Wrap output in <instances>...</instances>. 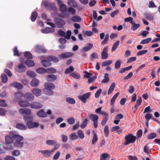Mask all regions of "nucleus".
Returning a JSON list of instances; mask_svg holds the SVG:
<instances>
[{"label": "nucleus", "instance_id": "nucleus-1", "mask_svg": "<svg viewBox=\"0 0 160 160\" xmlns=\"http://www.w3.org/2000/svg\"><path fill=\"white\" fill-rule=\"evenodd\" d=\"M124 139L126 141L124 144L126 145L130 143L134 142L136 140V137L132 134H129L125 137Z\"/></svg>", "mask_w": 160, "mask_h": 160}, {"label": "nucleus", "instance_id": "nucleus-2", "mask_svg": "<svg viewBox=\"0 0 160 160\" xmlns=\"http://www.w3.org/2000/svg\"><path fill=\"white\" fill-rule=\"evenodd\" d=\"M42 4L46 9L49 10H52L55 7L54 3H51L48 1H42Z\"/></svg>", "mask_w": 160, "mask_h": 160}, {"label": "nucleus", "instance_id": "nucleus-3", "mask_svg": "<svg viewBox=\"0 0 160 160\" xmlns=\"http://www.w3.org/2000/svg\"><path fill=\"white\" fill-rule=\"evenodd\" d=\"M89 118L90 120L93 121L94 128H96L98 126V116L96 114H92L89 115Z\"/></svg>", "mask_w": 160, "mask_h": 160}, {"label": "nucleus", "instance_id": "nucleus-4", "mask_svg": "<svg viewBox=\"0 0 160 160\" xmlns=\"http://www.w3.org/2000/svg\"><path fill=\"white\" fill-rule=\"evenodd\" d=\"M91 95V93L88 92L83 94L82 95H79L78 98L81 100L83 103H86L87 99L89 98Z\"/></svg>", "mask_w": 160, "mask_h": 160}, {"label": "nucleus", "instance_id": "nucleus-5", "mask_svg": "<svg viewBox=\"0 0 160 160\" xmlns=\"http://www.w3.org/2000/svg\"><path fill=\"white\" fill-rule=\"evenodd\" d=\"M54 21L55 24L58 28L62 27L65 24V22L63 19L58 18H55Z\"/></svg>", "mask_w": 160, "mask_h": 160}, {"label": "nucleus", "instance_id": "nucleus-6", "mask_svg": "<svg viewBox=\"0 0 160 160\" xmlns=\"http://www.w3.org/2000/svg\"><path fill=\"white\" fill-rule=\"evenodd\" d=\"M9 135L12 137L13 139L15 140L17 142H19L23 139V137L18 134L14 133L13 132H10Z\"/></svg>", "mask_w": 160, "mask_h": 160}, {"label": "nucleus", "instance_id": "nucleus-7", "mask_svg": "<svg viewBox=\"0 0 160 160\" xmlns=\"http://www.w3.org/2000/svg\"><path fill=\"white\" fill-rule=\"evenodd\" d=\"M35 50L36 52L38 53H46L47 50L43 46L40 45H37L35 47Z\"/></svg>", "mask_w": 160, "mask_h": 160}, {"label": "nucleus", "instance_id": "nucleus-8", "mask_svg": "<svg viewBox=\"0 0 160 160\" xmlns=\"http://www.w3.org/2000/svg\"><path fill=\"white\" fill-rule=\"evenodd\" d=\"M101 58L102 59H107L108 57V47L107 46L104 47L101 53Z\"/></svg>", "mask_w": 160, "mask_h": 160}, {"label": "nucleus", "instance_id": "nucleus-9", "mask_svg": "<svg viewBox=\"0 0 160 160\" xmlns=\"http://www.w3.org/2000/svg\"><path fill=\"white\" fill-rule=\"evenodd\" d=\"M59 10L65 16L68 17L69 16L68 13H66L67 8L65 4H62L61 5L59 8Z\"/></svg>", "mask_w": 160, "mask_h": 160}, {"label": "nucleus", "instance_id": "nucleus-10", "mask_svg": "<svg viewBox=\"0 0 160 160\" xmlns=\"http://www.w3.org/2000/svg\"><path fill=\"white\" fill-rule=\"evenodd\" d=\"M26 126L29 129L38 128L39 126L38 123L35 122L29 121L26 124Z\"/></svg>", "mask_w": 160, "mask_h": 160}, {"label": "nucleus", "instance_id": "nucleus-11", "mask_svg": "<svg viewBox=\"0 0 160 160\" xmlns=\"http://www.w3.org/2000/svg\"><path fill=\"white\" fill-rule=\"evenodd\" d=\"M73 55V53L71 52H65L62 53L59 55V57L60 59L67 58Z\"/></svg>", "mask_w": 160, "mask_h": 160}, {"label": "nucleus", "instance_id": "nucleus-12", "mask_svg": "<svg viewBox=\"0 0 160 160\" xmlns=\"http://www.w3.org/2000/svg\"><path fill=\"white\" fill-rule=\"evenodd\" d=\"M31 108L34 109H39L42 107V105L39 102H33L30 105Z\"/></svg>", "mask_w": 160, "mask_h": 160}, {"label": "nucleus", "instance_id": "nucleus-13", "mask_svg": "<svg viewBox=\"0 0 160 160\" xmlns=\"http://www.w3.org/2000/svg\"><path fill=\"white\" fill-rule=\"evenodd\" d=\"M19 112L21 114L27 115H30L31 113V111L27 108L20 109L19 110Z\"/></svg>", "mask_w": 160, "mask_h": 160}, {"label": "nucleus", "instance_id": "nucleus-14", "mask_svg": "<svg viewBox=\"0 0 160 160\" xmlns=\"http://www.w3.org/2000/svg\"><path fill=\"white\" fill-rule=\"evenodd\" d=\"M25 99L29 101H31L34 100V96L33 94L30 93H27L24 96Z\"/></svg>", "mask_w": 160, "mask_h": 160}, {"label": "nucleus", "instance_id": "nucleus-15", "mask_svg": "<svg viewBox=\"0 0 160 160\" xmlns=\"http://www.w3.org/2000/svg\"><path fill=\"white\" fill-rule=\"evenodd\" d=\"M10 86L14 87L18 89H21L23 88V85L22 84L18 82H14L10 84Z\"/></svg>", "mask_w": 160, "mask_h": 160}, {"label": "nucleus", "instance_id": "nucleus-16", "mask_svg": "<svg viewBox=\"0 0 160 160\" xmlns=\"http://www.w3.org/2000/svg\"><path fill=\"white\" fill-rule=\"evenodd\" d=\"M45 89H53L55 88V85L52 82H46L44 84Z\"/></svg>", "mask_w": 160, "mask_h": 160}, {"label": "nucleus", "instance_id": "nucleus-17", "mask_svg": "<svg viewBox=\"0 0 160 160\" xmlns=\"http://www.w3.org/2000/svg\"><path fill=\"white\" fill-rule=\"evenodd\" d=\"M23 94L21 92H16L15 94L14 101L18 102L21 99V98L23 97Z\"/></svg>", "mask_w": 160, "mask_h": 160}, {"label": "nucleus", "instance_id": "nucleus-18", "mask_svg": "<svg viewBox=\"0 0 160 160\" xmlns=\"http://www.w3.org/2000/svg\"><path fill=\"white\" fill-rule=\"evenodd\" d=\"M57 77L54 74H49L48 75L46 78V79L47 81L53 82L56 79Z\"/></svg>", "mask_w": 160, "mask_h": 160}, {"label": "nucleus", "instance_id": "nucleus-19", "mask_svg": "<svg viewBox=\"0 0 160 160\" xmlns=\"http://www.w3.org/2000/svg\"><path fill=\"white\" fill-rule=\"evenodd\" d=\"M16 69L18 72L21 73L24 72L26 71L25 66L21 64L18 65Z\"/></svg>", "mask_w": 160, "mask_h": 160}, {"label": "nucleus", "instance_id": "nucleus-20", "mask_svg": "<svg viewBox=\"0 0 160 160\" xmlns=\"http://www.w3.org/2000/svg\"><path fill=\"white\" fill-rule=\"evenodd\" d=\"M37 115L40 117L43 118L46 117L47 116V113L42 109H41L38 111L37 113Z\"/></svg>", "mask_w": 160, "mask_h": 160}, {"label": "nucleus", "instance_id": "nucleus-21", "mask_svg": "<svg viewBox=\"0 0 160 160\" xmlns=\"http://www.w3.org/2000/svg\"><path fill=\"white\" fill-rule=\"evenodd\" d=\"M68 4L71 7L76 8L78 6L77 2L74 0H69L68 2Z\"/></svg>", "mask_w": 160, "mask_h": 160}, {"label": "nucleus", "instance_id": "nucleus-22", "mask_svg": "<svg viewBox=\"0 0 160 160\" xmlns=\"http://www.w3.org/2000/svg\"><path fill=\"white\" fill-rule=\"evenodd\" d=\"M32 92L36 96H39L41 94L42 91L40 89L35 88L32 90Z\"/></svg>", "mask_w": 160, "mask_h": 160}, {"label": "nucleus", "instance_id": "nucleus-23", "mask_svg": "<svg viewBox=\"0 0 160 160\" xmlns=\"http://www.w3.org/2000/svg\"><path fill=\"white\" fill-rule=\"evenodd\" d=\"M19 105L22 107H27L29 106V103L25 100L21 101L18 102Z\"/></svg>", "mask_w": 160, "mask_h": 160}, {"label": "nucleus", "instance_id": "nucleus-24", "mask_svg": "<svg viewBox=\"0 0 160 160\" xmlns=\"http://www.w3.org/2000/svg\"><path fill=\"white\" fill-rule=\"evenodd\" d=\"M39 81L36 78H33L30 82V85L32 87H34L38 86Z\"/></svg>", "mask_w": 160, "mask_h": 160}, {"label": "nucleus", "instance_id": "nucleus-25", "mask_svg": "<svg viewBox=\"0 0 160 160\" xmlns=\"http://www.w3.org/2000/svg\"><path fill=\"white\" fill-rule=\"evenodd\" d=\"M93 45L92 43H89L87 46L83 47L82 48V52H87L90 50L93 47Z\"/></svg>", "mask_w": 160, "mask_h": 160}, {"label": "nucleus", "instance_id": "nucleus-26", "mask_svg": "<svg viewBox=\"0 0 160 160\" xmlns=\"http://www.w3.org/2000/svg\"><path fill=\"white\" fill-rule=\"evenodd\" d=\"M5 138V141L6 144L13 143V139L10 135L6 136Z\"/></svg>", "mask_w": 160, "mask_h": 160}, {"label": "nucleus", "instance_id": "nucleus-27", "mask_svg": "<svg viewBox=\"0 0 160 160\" xmlns=\"http://www.w3.org/2000/svg\"><path fill=\"white\" fill-rule=\"evenodd\" d=\"M39 152H41L42 154H43L46 157H49L51 154L50 152V150H40L39 151Z\"/></svg>", "mask_w": 160, "mask_h": 160}, {"label": "nucleus", "instance_id": "nucleus-28", "mask_svg": "<svg viewBox=\"0 0 160 160\" xmlns=\"http://www.w3.org/2000/svg\"><path fill=\"white\" fill-rule=\"evenodd\" d=\"M55 30L52 28L47 27L45 29L42 30V32L43 33H47L54 32Z\"/></svg>", "mask_w": 160, "mask_h": 160}, {"label": "nucleus", "instance_id": "nucleus-29", "mask_svg": "<svg viewBox=\"0 0 160 160\" xmlns=\"http://www.w3.org/2000/svg\"><path fill=\"white\" fill-rule=\"evenodd\" d=\"M132 23L131 29L133 31L137 30L140 26L139 24H136L134 22H132Z\"/></svg>", "mask_w": 160, "mask_h": 160}, {"label": "nucleus", "instance_id": "nucleus-30", "mask_svg": "<svg viewBox=\"0 0 160 160\" xmlns=\"http://www.w3.org/2000/svg\"><path fill=\"white\" fill-rule=\"evenodd\" d=\"M38 15V13L36 11H34L32 13L31 15V20L32 22L35 21Z\"/></svg>", "mask_w": 160, "mask_h": 160}, {"label": "nucleus", "instance_id": "nucleus-31", "mask_svg": "<svg viewBox=\"0 0 160 160\" xmlns=\"http://www.w3.org/2000/svg\"><path fill=\"white\" fill-rule=\"evenodd\" d=\"M108 76V74L107 73H105L104 77V78L101 81L102 83H107L109 82V78Z\"/></svg>", "mask_w": 160, "mask_h": 160}, {"label": "nucleus", "instance_id": "nucleus-32", "mask_svg": "<svg viewBox=\"0 0 160 160\" xmlns=\"http://www.w3.org/2000/svg\"><path fill=\"white\" fill-rule=\"evenodd\" d=\"M16 127L18 129L23 130H25L27 128V127L25 125L21 123L17 124Z\"/></svg>", "mask_w": 160, "mask_h": 160}, {"label": "nucleus", "instance_id": "nucleus-33", "mask_svg": "<svg viewBox=\"0 0 160 160\" xmlns=\"http://www.w3.org/2000/svg\"><path fill=\"white\" fill-rule=\"evenodd\" d=\"M47 59L50 61H53L55 62H58V59L57 57L52 55L48 56L47 58Z\"/></svg>", "mask_w": 160, "mask_h": 160}, {"label": "nucleus", "instance_id": "nucleus-34", "mask_svg": "<svg viewBox=\"0 0 160 160\" xmlns=\"http://www.w3.org/2000/svg\"><path fill=\"white\" fill-rule=\"evenodd\" d=\"M115 83L112 82L110 85L108 91V95L110 94L114 90L115 87Z\"/></svg>", "mask_w": 160, "mask_h": 160}, {"label": "nucleus", "instance_id": "nucleus-35", "mask_svg": "<svg viewBox=\"0 0 160 160\" xmlns=\"http://www.w3.org/2000/svg\"><path fill=\"white\" fill-rule=\"evenodd\" d=\"M42 63L43 66L45 67L50 66L51 65V63L50 61L48 59V60H44L42 61Z\"/></svg>", "mask_w": 160, "mask_h": 160}, {"label": "nucleus", "instance_id": "nucleus-36", "mask_svg": "<svg viewBox=\"0 0 160 160\" xmlns=\"http://www.w3.org/2000/svg\"><path fill=\"white\" fill-rule=\"evenodd\" d=\"M25 64L28 67H32L35 65L34 61L31 60H27L25 62Z\"/></svg>", "mask_w": 160, "mask_h": 160}, {"label": "nucleus", "instance_id": "nucleus-37", "mask_svg": "<svg viewBox=\"0 0 160 160\" xmlns=\"http://www.w3.org/2000/svg\"><path fill=\"white\" fill-rule=\"evenodd\" d=\"M104 136L106 138H108L109 134V127L108 126L106 125L104 128Z\"/></svg>", "mask_w": 160, "mask_h": 160}, {"label": "nucleus", "instance_id": "nucleus-38", "mask_svg": "<svg viewBox=\"0 0 160 160\" xmlns=\"http://www.w3.org/2000/svg\"><path fill=\"white\" fill-rule=\"evenodd\" d=\"M66 101L67 102L72 104L75 103L76 101L74 98H72L68 97L66 99Z\"/></svg>", "mask_w": 160, "mask_h": 160}, {"label": "nucleus", "instance_id": "nucleus-39", "mask_svg": "<svg viewBox=\"0 0 160 160\" xmlns=\"http://www.w3.org/2000/svg\"><path fill=\"white\" fill-rule=\"evenodd\" d=\"M74 70V68L72 66H70L68 68L66 69L65 73L66 74L71 73Z\"/></svg>", "mask_w": 160, "mask_h": 160}, {"label": "nucleus", "instance_id": "nucleus-40", "mask_svg": "<svg viewBox=\"0 0 160 160\" xmlns=\"http://www.w3.org/2000/svg\"><path fill=\"white\" fill-rule=\"evenodd\" d=\"M75 119L73 117L69 118L67 120V122L70 125L74 124L75 122Z\"/></svg>", "mask_w": 160, "mask_h": 160}, {"label": "nucleus", "instance_id": "nucleus-41", "mask_svg": "<svg viewBox=\"0 0 160 160\" xmlns=\"http://www.w3.org/2000/svg\"><path fill=\"white\" fill-rule=\"evenodd\" d=\"M87 123L88 119L87 118L84 119L80 125L81 128L82 129L84 128L87 126Z\"/></svg>", "mask_w": 160, "mask_h": 160}, {"label": "nucleus", "instance_id": "nucleus-42", "mask_svg": "<svg viewBox=\"0 0 160 160\" xmlns=\"http://www.w3.org/2000/svg\"><path fill=\"white\" fill-rule=\"evenodd\" d=\"M67 10L68 12L69 13V14L74 15L76 13V11L72 7H70L67 9Z\"/></svg>", "mask_w": 160, "mask_h": 160}, {"label": "nucleus", "instance_id": "nucleus-43", "mask_svg": "<svg viewBox=\"0 0 160 160\" xmlns=\"http://www.w3.org/2000/svg\"><path fill=\"white\" fill-rule=\"evenodd\" d=\"M121 64V60L118 59L116 61L115 63V68L116 69H118L120 67Z\"/></svg>", "mask_w": 160, "mask_h": 160}, {"label": "nucleus", "instance_id": "nucleus-44", "mask_svg": "<svg viewBox=\"0 0 160 160\" xmlns=\"http://www.w3.org/2000/svg\"><path fill=\"white\" fill-rule=\"evenodd\" d=\"M36 71L38 73L42 74L46 72L47 70L46 69L43 68H38L36 70Z\"/></svg>", "mask_w": 160, "mask_h": 160}, {"label": "nucleus", "instance_id": "nucleus-45", "mask_svg": "<svg viewBox=\"0 0 160 160\" xmlns=\"http://www.w3.org/2000/svg\"><path fill=\"white\" fill-rule=\"evenodd\" d=\"M109 35L108 34H106L105 36V37L104 39L101 42V45H103L106 44L108 42L109 39Z\"/></svg>", "mask_w": 160, "mask_h": 160}, {"label": "nucleus", "instance_id": "nucleus-46", "mask_svg": "<svg viewBox=\"0 0 160 160\" xmlns=\"http://www.w3.org/2000/svg\"><path fill=\"white\" fill-rule=\"evenodd\" d=\"M72 20L73 22H80L81 21V19L79 16H74L72 17Z\"/></svg>", "mask_w": 160, "mask_h": 160}, {"label": "nucleus", "instance_id": "nucleus-47", "mask_svg": "<svg viewBox=\"0 0 160 160\" xmlns=\"http://www.w3.org/2000/svg\"><path fill=\"white\" fill-rule=\"evenodd\" d=\"M152 115L150 113H148L145 116V118L146 119L147 121H146V125L148 126V123L149 120L152 118Z\"/></svg>", "mask_w": 160, "mask_h": 160}, {"label": "nucleus", "instance_id": "nucleus-48", "mask_svg": "<svg viewBox=\"0 0 160 160\" xmlns=\"http://www.w3.org/2000/svg\"><path fill=\"white\" fill-rule=\"evenodd\" d=\"M70 139L71 140L77 139L78 138V136L77 135L75 132H73L69 136Z\"/></svg>", "mask_w": 160, "mask_h": 160}, {"label": "nucleus", "instance_id": "nucleus-49", "mask_svg": "<svg viewBox=\"0 0 160 160\" xmlns=\"http://www.w3.org/2000/svg\"><path fill=\"white\" fill-rule=\"evenodd\" d=\"M46 143L48 145H53L56 143V142L54 140H48L46 141Z\"/></svg>", "mask_w": 160, "mask_h": 160}, {"label": "nucleus", "instance_id": "nucleus-50", "mask_svg": "<svg viewBox=\"0 0 160 160\" xmlns=\"http://www.w3.org/2000/svg\"><path fill=\"white\" fill-rule=\"evenodd\" d=\"M144 17L148 20L151 21H152L153 19V16L149 14L145 13L144 15Z\"/></svg>", "mask_w": 160, "mask_h": 160}, {"label": "nucleus", "instance_id": "nucleus-51", "mask_svg": "<svg viewBox=\"0 0 160 160\" xmlns=\"http://www.w3.org/2000/svg\"><path fill=\"white\" fill-rule=\"evenodd\" d=\"M156 137L157 134L156 133L154 132L151 133L149 134L147 137V138L148 139H152L156 138Z\"/></svg>", "mask_w": 160, "mask_h": 160}, {"label": "nucleus", "instance_id": "nucleus-52", "mask_svg": "<svg viewBox=\"0 0 160 160\" xmlns=\"http://www.w3.org/2000/svg\"><path fill=\"white\" fill-rule=\"evenodd\" d=\"M152 40V39L150 38H148L144 39L142 40L140 42L141 44H147L150 42Z\"/></svg>", "mask_w": 160, "mask_h": 160}, {"label": "nucleus", "instance_id": "nucleus-53", "mask_svg": "<svg viewBox=\"0 0 160 160\" xmlns=\"http://www.w3.org/2000/svg\"><path fill=\"white\" fill-rule=\"evenodd\" d=\"M113 62L112 60H108L103 62L102 63V67H105L107 65L111 64Z\"/></svg>", "mask_w": 160, "mask_h": 160}, {"label": "nucleus", "instance_id": "nucleus-54", "mask_svg": "<svg viewBox=\"0 0 160 160\" xmlns=\"http://www.w3.org/2000/svg\"><path fill=\"white\" fill-rule=\"evenodd\" d=\"M98 140V136L97 134L95 133L94 134V135L92 139V144L93 145L95 143L97 142Z\"/></svg>", "mask_w": 160, "mask_h": 160}, {"label": "nucleus", "instance_id": "nucleus-55", "mask_svg": "<svg viewBox=\"0 0 160 160\" xmlns=\"http://www.w3.org/2000/svg\"><path fill=\"white\" fill-rule=\"evenodd\" d=\"M77 134L79 137L81 139H83L84 138V135L82 130H78L77 132Z\"/></svg>", "mask_w": 160, "mask_h": 160}, {"label": "nucleus", "instance_id": "nucleus-56", "mask_svg": "<svg viewBox=\"0 0 160 160\" xmlns=\"http://www.w3.org/2000/svg\"><path fill=\"white\" fill-rule=\"evenodd\" d=\"M24 56L26 58L28 59H32V57L31 53L28 51H26L25 52Z\"/></svg>", "mask_w": 160, "mask_h": 160}, {"label": "nucleus", "instance_id": "nucleus-57", "mask_svg": "<svg viewBox=\"0 0 160 160\" xmlns=\"http://www.w3.org/2000/svg\"><path fill=\"white\" fill-rule=\"evenodd\" d=\"M2 82L5 83L7 82L8 78L7 76L5 74H2L1 75Z\"/></svg>", "mask_w": 160, "mask_h": 160}, {"label": "nucleus", "instance_id": "nucleus-58", "mask_svg": "<svg viewBox=\"0 0 160 160\" xmlns=\"http://www.w3.org/2000/svg\"><path fill=\"white\" fill-rule=\"evenodd\" d=\"M44 92L45 94L48 95H52L53 93V92L52 90V89H44Z\"/></svg>", "mask_w": 160, "mask_h": 160}, {"label": "nucleus", "instance_id": "nucleus-59", "mask_svg": "<svg viewBox=\"0 0 160 160\" xmlns=\"http://www.w3.org/2000/svg\"><path fill=\"white\" fill-rule=\"evenodd\" d=\"M119 41H117L114 43L111 50L112 52L115 51L117 49L118 45H119Z\"/></svg>", "mask_w": 160, "mask_h": 160}, {"label": "nucleus", "instance_id": "nucleus-60", "mask_svg": "<svg viewBox=\"0 0 160 160\" xmlns=\"http://www.w3.org/2000/svg\"><path fill=\"white\" fill-rule=\"evenodd\" d=\"M109 156V155L107 153H103L100 156V160H105V159L108 158Z\"/></svg>", "mask_w": 160, "mask_h": 160}, {"label": "nucleus", "instance_id": "nucleus-61", "mask_svg": "<svg viewBox=\"0 0 160 160\" xmlns=\"http://www.w3.org/2000/svg\"><path fill=\"white\" fill-rule=\"evenodd\" d=\"M13 52H14V56H19L20 55V54L19 53V52L17 48V47H15L13 49Z\"/></svg>", "mask_w": 160, "mask_h": 160}, {"label": "nucleus", "instance_id": "nucleus-62", "mask_svg": "<svg viewBox=\"0 0 160 160\" xmlns=\"http://www.w3.org/2000/svg\"><path fill=\"white\" fill-rule=\"evenodd\" d=\"M143 151L144 152L147 154H148L150 152V150L149 149V148L147 144L144 146Z\"/></svg>", "mask_w": 160, "mask_h": 160}, {"label": "nucleus", "instance_id": "nucleus-63", "mask_svg": "<svg viewBox=\"0 0 160 160\" xmlns=\"http://www.w3.org/2000/svg\"><path fill=\"white\" fill-rule=\"evenodd\" d=\"M47 71L46 72L49 73H55L56 72V70L54 68L51 67L50 68H48L46 69Z\"/></svg>", "mask_w": 160, "mask_h": 160}, {"label": "nucleus", "instance_id": "nucleus-64", "mask_svg": "<svg viewBox=\"0 0 160 160\" xmlns=\"http://www.w3.org/2000/svg\"><path fill=\"white\" fill-rule=\"evenodd\" d=\"M148 52V51L147 50H142L140 51L137 53V55L138 56H141L146 54Z\"/></svg>", "mask_w": 160, "mask_h": 160}]
</instances>
